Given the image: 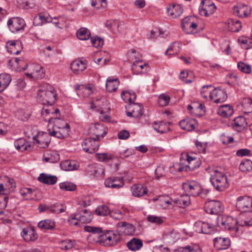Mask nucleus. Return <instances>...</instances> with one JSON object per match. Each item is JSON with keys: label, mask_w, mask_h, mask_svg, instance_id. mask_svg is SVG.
Instances as JSON below:
<instances>
[{"label": "nucleus", "mask_w": 252, "mask_h": 252, "mask_svg": "<svg viewBox=\"0 0 252 252\" xmlns=\"http://www.w3.org/2000/svg\"><path fill=\"white\" fill-rule=\"evenodd\" d=\"M57 99L56 91L49 86L46 89H40L37 94V101L43 105H52Z\"/></svg>", "instance_id": "3"}, {"label": "nucleus", "mask_w": 252, "mask_h": 252, "mask_svg": "<svg viewBox=\"0 0 252 252\" xmlns=\"http://www.w3.org/2000/svg\"><path fill=\"white\" fill-rule=\"evenodd\" d=\"M104 169L99 166H95L93 167L91 174L97 179H102L104 176Z\"/></svg>", "instance_id": "59"}, {"label": "nucleus", "mask_w": 252, "mask_h": 252, "mask_svg": "<svg viewBox=\"0 0 252 252\" xmlns=\"http://www.w3.org/2000/svg\"><path fill=\"white\" fill-rule=\"evenodd\" d=\"M169 123L159 122L154 123L153 127L155 130L160 133H164L170 130Z\"/></svg>", "instance_id": "36"}, {"label": "nucleus", "mask_w": 252, "mask_h": 252, "mask_svg": "<svg viewBox=\"0 0 252 252\" xmlns=\"http://www.w3.org/2000/svg\"><path fill=\"white\" fill-rule=\"evenodd\" d=\"M196 124V120L191 118H187L182 120L179 124L180 127L182 129L187 131H192L194 129Z\"/></svg>", "instance_id": "22"}, {"label": "nucleus", "mask_w": 252, "mask_h": 252, "mask_svg": "<svg viewBox=\"0 0 252 252\" xmlns=\"http://www.w3.org/2000/svg\"><path fill=\"white\" fill-rule=\"evenodd\" d=\"M236 207L242 213L252 212V198L247 195L239 196L237 199Z\"/></svg>", "instance_id": "6"}, {"label": "nucleus", "mask_w": 252, "mask_h": 252, "mask_svg": "<svg viewBox=\"0 0 252 252\" xmlns=\"http://www.w3.org/2000/svg\"><path fill=\"white\" fill-rule=\"evenodd\" d=\"M216 9L214 3L211 0H202L200 3L199 11L202 16L208 17L213 14Z\"/></svg>", "instance_id": "11"}, {"label": "nucleus", "mask_w": 252, "mask_h": 252, "mask_svg": "<svg viewBox=\"0 0 252 252\" xmlns=\"http://www.w3.org/2000/svg\"><path fill=\"white\" fill-rule=\"evenodd\" d=\"M8 193L6 189H5V186L3 183H0V204L3 207H5L6 206L8 200V197L7 196V193Z\"/></svg>", "instance_id": "44"}, {"label": "nucleus", "mask_w": 252, "mask_h": 252, "mask_svg": "<svg viewBox=\"0 0 252 252\" xmlns=\"http://www.w3.org/2000/svg\"><path fill=\"white\" fill-rule=\"evenodd\" d=\"M176 252H201V249L196 246L188 245L178 248Z\"/></svg>", "instance_id": "60"}, {"label": "nucleus", "mask_w": 252, "mask_h": 252, "mask_svg": "<svg viewBox=\"0 0 252 252\" xmlns=\"http://www.w3.org/2000/svg\"><path fill=\"white\" fill-rule=\"evenodd\" d=\"M60 156L55 151H50L47 154V157L45 158V160L51 163H56L60 160Z\"/></svg>", "instance_id": "53"}, {"label": "nucleus", "mask_w": 252, "mask_h": 252, "mask_svg": "<svg viewBox=\"0 0 252 252\" xmlns=\"http://www.w3.org/2000/svg\"><path fill=\"white\" fill-rule=\"evenodd\" d=\"M168 16L174 19L179 17L183 12V8L180 4H172L166 10Z\"/></svg>", "instance_id": "21"}, {"label": "nucleus", "mask_w": 252, "mask_h": 252, "mask_svg": "<svg viewBox=\"0 0 252 252\" xmlns=\"http://www.w3.org/2000/svg\"><path fill=\"white\" fill-rule=\"evenodd\" d=\"M121 97L126 103L132 104L135 100L137 95L135 92L128 91H123L121 93Z\"/></svg>", "instance_id": "37"}, {"label": "nucleus", "mask_w": 252, "mask_h": 252, "mask_svg": "<svg viewBox=\"0 0 252 252\" xmlns=\"http://www.w3.org/2000/svg\"><path fill=\"white\" fill-rule=\"evenodd\" d=\"M121 239V235L117 232L109 230L106 246H111L116 245Z\"/></svg>", "instance_id": "34"}, {"label": "nucleus", "mask_w": 252, "mask_h": 252, "mask_svg": "<svg viewBox=\"0 0 252 252\" xmlns=\"http://www.w3.org/2000/svg\"><path fill=\"white\" fill-rule=\"evenodd\" d=\"M129 108L131 109L134 113V117L138 118L143 115V107L140 103L129 104Z\"/></svg>", "instance_id": "46"}, {"label": "nucleus", "mask_w": 252, "mask_h": 252, "mask_svg": "<svg viewBox=\"0 0 252 252\" xmlns=\"http://www.w3.org/2000/svg\"><path fill=\"white\" fill-rule=\"evenodd\" d=\"M126 246L130 250L135 252L143 247V243L141 240L133 238L127 243Z\"/></svg>", "instance_id": "35"}, {"label": "nucleus", "mask_w": 252, "mask_h": 252, "mask_svg": "<svg viewBox=\"0 0 252 252\" xmlns=\"http://www.w3.org/2000/svg\"><path fill=\"white\" fill-rule=\"evenodd\" d=\"M52 21V17L48 14L39 13L34 17L33 25L35 26H40L49 23Z\"/></svg>", "instance_id": "25"}, {"label": "nucleus", "mask_w": 252, "mask_h": 252, "mask_svg": "<svg viewBox=\"0 0 252 252\" xmlns=\"http://www.w3.org/2000/svg\"><path fill=\"white\" fill-rule=\"evenodd\" d=\"M82 146L85 152L93 154L96 152L100 146L99 139L91 136L85 138L82 142Z\"/></svg>", "instance_id": "5"}, {"label": "nucleus", "mask_w": 252, "mask_h": 252, "mask_svg": "<svg viewBox=\"0 0 252 252\" xmlns=\"http://www.w3.org/2000/svg\"><path fill=\"white\" fill-rule=\"evenodd\" d=\"M186 157L187 161L188 163L187 166L190 170H194L200 166L201 161L199 158L190 156L188 154L186 155Z\"/></svg>", "instance_id": "31"}, {"label": "nucleus", "mask_w": 252, "mask_h": 252, "mask_svg": "<svg viewBox=\"0 0 252 252\" xmlns=\"http://www.w3.org/2000/svg\"><path fill=\"white\" fill-rule=\"evenodd\" d=\"M132 194L134 196L140 197L147 194L148 189L147 187L141 184L133 185L131 188Z\"/></svg>", "instance_id": "23"}, {"label": "nucleus", "mask_w": 252, "mask_h": 252, "mask_svg": "<svg viewBox=\"0 0 252 252\" xmlns=\"http://www.w3.org/2000/svg\"><path fill=\"white\" fill-rule=\"evenodd\" d=\"M131 69L134 74H140L148 72L150 67L148 63H143L141 61H136L132 64Z\"/></svg>", "instance_id": "16"}, {"label": "nucleus", "mask_w": 252, "mask_h": 252, "mask_svg": "<svg viewBox=\"0 0 252 252\" xmlns=\"http://www.w3.org/2000/svg\"><path fill=\"white\" fill-rule=\"evenodd\" d=\"M239 169L243 172L251 171L252 170V161L250 159L242 161L239 165Z\"/></svg>", "instance_id": "52"}, {"label": "nucleus", "mask_w": 252, "mask_h": 252, "mask_svg": "<svg viewBox=\"0 0 252 252\" xmlns=\"http://www.w3.org/2000/svg\"><path fill=\"white\" fill-rule=\"evenodd\" d=\"M77 213V214H79V220L80 221V222L84 223H89L93 219V214L87 209H79L78 210Z\"/></svg>", "instance_id": "26"}, {"label": "nucleus", "mask_w": 252, "mask_h": 252, "mask_svg": "<svg viewBox=\"0 0 252 252\" xmlns=\"http://www.w3.org/2000/svg\"><path fill=\"white\" fill-rule=\"evenodd\" d=\"M240 219L239 221L240 226H252V212L241 213Z\"/></svg>", "instance_id": "30"}, {"label": "nucleus", "mask_w": 252, "mask_h": 252, "mask_svg": "<svg viewBox=\"0 0 252 252\" xmlns=\"http://www.w3.org/2000/svg\"><path fill=\"white\" fill-rule=\"evenodd\" d=\"M2 183H3L5 186V189H6L8 192L13 190L15 186L14 180L9 178L7 176L4 177L3 182Z\"/></svg>", "instance_id": "57"}, {"label": "nucleus", "mask_w": 252, "mask_h": 252, "mask_svg": "<svg viewBox=\"0 0 252 252\" xmlns=\"http://www.w3.org/2000/svg\"><path fill=\"white\" fill-rule=\"evenodd\" d=\"M90 130V133L93 135L92 136L99 140L100 138H103L107 133L106 129L103 125L99 123H96L92 126Z\"/></svg>", "instance_id": "15"}, {"label": "nucleus", "mask_w": 252, "mask_h": 252, "mask_svg": "<svg viewBox=\"0 0 252 252\" xmlns=\"http://www.w3.org/2000/svg\"><path fill=\"white\" fill-rule=\"evenodd\" d=\"M15 148L20 152H24L31 148V145L29 142L26 141L24 138H19L14 143Z\"/></svg>", "instance_id": "28"}, {"label": "nucleus", "mask_w": 252, "mask_h": 252, "mask_svg": "<svg viewBox=\"0 0 252 252\" xmlns=\"http://www.w3.org/2000/svg\"><path fill=\"white\" fill-rule=\"evenodd\" d=\"M95 157L97 160L100 162L108 161L113 160L115 156L111 154L97 153L95 154Z\"/></svg>", "instance_id": "54"}, {"label": "nucleus", "mask_w": 252, "mask_h": 252, "mask_svg": "<svg viewBox=\"0 0 252 252\" xmlns=\"http://www.w3.org/2000/svg\"><path fill=\"white\" fill-rule=\"evenodd\" d=\"M119 85L120 81L118 78H113L112 77H109L107 78L106 80V90L110 93L115 92L117 90Z\"/></svg>", "instance_id": "29"}, {"label": "nucleus", "mask_w": 252, "mask_h": 252, "mask_svg": "<svg viewBox=\"0 0 252 252\" xmlns=\"http://www.w3.org/2000/svg\"><path fill=\"white\" fill-rule=\"evenodd\" d=\"M125 185L124 177H111L107 178L104 181V185L107 188L120 189Z\"/></svg>", "instance_id": "13"}, {"label": "nucleus", "mask_w": 252, "mask_h": 252, "mask_svg": "<svg viewBox=\"0 0 252 252\" xmlns=\"http://www.w3.org/2000/svg\"><path fill=\"white\" fill-rule=\"evenodd\" d=\"M50 116L48 120V131L55 137L63 139L69 134V125L65 121L59 117Z\"/></svg>", "instance_id": "1"}, {"label": "nucleus", "mask_w": 252, "mask_h": 252, "mask_svg": "<svg viewBox=\"0 0 252 252\" xmlns=\"http://www.w3.org/2000/svg\"><path fill=\"white\" fill-rule=\"evenodd\" d=\"M242 106L243 111L245 113L252 112V99L251 98H245L243 99Z\"/></svg>", "instance_id": "58"}, {"label": "nucleus", "mask_w": 252, "mask_h": 252, "mask_svg": "<svg viewBox=\"0 0 252 252\" xmlns=\"http://www.w3.org/2000/svg\"><path fill=\"white\" fill-rule=\"evenodd\" d=\"M6 47L9 53L14 55H18L23 49L21 42L18 40L8 41Z\"/></svg>", "instance_id": "18"}, {"label": "nucleus", "mask_w": 252, "mask_h": 252, "mask_svg": "<svg viewBox=\"0 0 252 252\" xmlns=\"http://www.w3.org/2000/svg\"><path fill=\"white\" fill-rule=\"evenodd\" d=\"M238 42L240 44L242 48L246 50L252 48V38L241 36L238 39Z\"/></svg>", "instance_id": "43"}, {"label": "nucleus", "mask_w": 252, "mask_h": 252, "mask_svg": "<svg viewBox=\"0 0 252 252\" xmlns=\"http://www.w3.org/2000/svg\"><path fill=\"white\" fill-rule=\"evenodd\" d=\"M92 6L97 9L104 8L107 5L106 0H91Z\"/></svg>", "instance_id": "63"}, {"label": "nucleus", "mask_w": 252, "mask_h": 252, "mask_svg": "<svg viewBox=\"0 0 252 252\" xmlns=\"http://www.w3.org/2000/svg\"><path fill=\"white\" fill-rule=\"evenodd\" d=\"M228 28L232 32H238L241 29L240 21L236 19H230L227 21Z\"/></svg>", "instance_id": "39"}, {"label": "nucleus", "mask_w": 252, "mask_h": 252, "mask_svg": "<svg viewBox=\"0 0 252 252\" xmlns=\"http://www.w3.org/2000/svg\"><path fill=\"white\" fill-rule=\"evenodd\" d=\"M42 116L44 119V120L46 121H48V120L49 119L47 118H46V116L48 115L51 114L53 117H56L57 115L60 116V110L59 109L56 108L55 110H53V108L51 107V108H47V109H43L42 111Z\"/></svg>", "instance_id": "51"}, {"label": "nucleus", "mask_w": 252, "mask_h": 252, "mask_svg": "<svg viewBox=\"0 0 252 252\" xmlns=\"http://www.w3.org/2000/svg\"><path fill=\"white\" fill-rule=\"evenodd\" d=\"M232 126L233 128L238 131H240L247 127L248 122L245 117L243 116H240L236 118L234 120Z\"/></svg>", "instance_id": "27"}, {"label": "nucleus", "mask_w": 252, "mask_h": 252, "mask_svg": "<svg viewBox=\"0 0 252 252\" xmlns=\"http://www.w3.org/2000/svg\"><path fill=\"white\" fill-rule=\"evenodd\" d=\"M61 168L65 171H72L76 169L77 165L74 160H66L63 161L60 163Z\"/></svg>", "instance_id": "40"}, {"label": "nucleus", "mask_w": 252, "mask_h": 252, "mask_svg": "<svg viewBox=\"0 0 252 252\" xmlns=\"http://www.w3.org/2000/svg\"><path fill=\"white\" fill-rule=\"evenodd\" d=\"M37 179L40 182L48 185H54L57 181V178L56 176L45 173H41Z\"/></svg>", "instance_id": "33"}, {"label": "nucleus", "mask_w": 252, "mask_h": 252, "mask_svg": "<svg viewBox=\"0 0 252 252\" xmlns=\"http://www.w3.org/2000/svg\"><path fill=\"white\" fill-rule=\"evenodd\" d=\"M213 89H214V87L212 85L202 86L200 90L201 96L205 99L209 98L210 99Z\"/></svg>", "instance_id": "47"}, {"label": "nucleus", "mask_w": 252, "mask_h": 252, "mask_svg": "<svg viewBox=\"0 0 252 252\" xmlns=\"http://www.w3.org/2000/svg\"><path fill=\"white\" fill-rule=\"evenodd\" d=\"M86 63L81 60H74L71 63V69L74 73L78 74L86 69Z\"/></svg>", "instance_id": "24"}, {"label": "nucleus", "mask_w": 252, "mask_h": 252, "mask_svg": "<svg viewBox=\"0 0 252 252\" xmlns=\"http://www.w3.org/2000/svg\"><path fill=\"white\" fill-rule=\"evenodd\" d=\"M218 225L229 231L233 237H238L243 233V230L240 228L239 221L236 219L231 216H224L218 218Z\"/></svg>", "instance_id": "2"}, {"label": "nucleus", "mask_w": 252, "mask_h": 252, "mask_svg": "<svg viewBox=\"0 0 252 252\" xmlns=\"http://www.w3.org/2000/svg\"><path fill=\"white\" fill-rule=\"evenodd\" d=\"M175 203L179 207L184 208L190 204L189 196L188 195L182 196L180 198L176 200Z\"/></svg>", "instance_id": "55"}, {"label": "nucleus", "mask_w": 252, "mask_h": 252, "mask_svg": "<svg viewBox=\"0 0 252 252\" xmlns=\"http://www.w3.org/2000/svg\"><path fill=\"white\" fill-rule=\"evenodd\" d=\"M158 205L163 209H166L172 205V200L168 196L160 197L158 199Z\"/></svg>", "instance_id": "56"}, {"label": "nucleus", "mask_w": 252, "mask_h": 252, "mask_svg": "<svg viewBox=\"0 0 252 252\" xmlns=\"http://www.w3.org/2000/svg\"><path fill=\"white\" fill-rule=\"evenodd\" d=\"M52 136L50 132H38L35 141L38 146L41 148H46L48 147L51 142V137Z\"/></svg>", "instance_id": "14"}, {"label": "nucleus", "mask_w": 252, "mask_h": 252, "mask_svg": "<svg viewBox=\"0 0 252 252\" xmlns=\"http://www.w3.org/2000/svg\"><path fill=\"white\" fill-rule=\"evenodd\" d=\"M19 193L25 200H31L33 198V190L31 188H23L20 189Z\"/></svg>", "instance_id": "48"}, {"label": "nucleus", "mask_w": 252, "mask_h": 252, "mask_svg": "<svg viewBox=\"0 0 252 252\" xmlns=\"http://www.w3.org/2000/svg\"><path fill=\"white\" fill-rule=\"evenodd\" d=\"M234 111L232 106L229 105H222L218 109L217 113L224 118H227L232 115Z\"/></svg>", "instance_id": "32"}, {"label": "nucleus", "mask_w": 252, "mask_h": 252, "mask_svg": "<svg viewBox=\"0 0 252 252\" xmlns=\"http://www.w3.org/2000/svg\"><path fill=\"white\" fill-rule=\"evenodd\" d=\"M121 226L124 228V233L127 235H132L134 234L135 227L131 223L126 222H122Z\"/></svg>", "instance_id": "49"}, {"label": "nucleus", "mask_w": 252, "mask_h": 252, "mask_svg": "<svg viewBox=\"0 0 252 252\" xmlns=\"http://www.w3.org/2000/svg\"><path fill=\"white\" fill-rule=\"evenodd\" d=\"M201 186L194 181L184 183L182 185L183 189L189 196H196L199 194L201 190Z\"/></svg>", "instance_id": "10"}, {"label": "nucleus", "mask_w": 252, "mask_h": 252, "mask_svg": "<svg viewBox=\"0 0 252 252\" xmlns=\"http://www.w3.org/2000/svg\"><path fill=\"white\" fill-rule=\"evenodd\" d=\"M76 35L79 39L85 40L90 37L91 32L87 28H81L77 31Z\"/></svg>", "instance_id": "50"}, {"label": "nucleus", "mask_w": 252, "mask_h": 252, "mask_svg": "<svg viewBox=\"0 0 252 252\" xmlns=\"http://www.w3.org/2000/svg\"><path fill=\"white\" fill-rule=\"evenodd\" d=\"M37 225L41 229L51 230L55 227L56 223L55 222L52 220H45L39 221Z\"/></svg>", "instance_id": "42"}, {"label": "nucleus", "mask_w": 252, "mask_h": 252, "mask_svg": "<svg viewBox=\"0 0 252 252\" xmlns=\"http://www.w3.org/2000/svg\"><path fill=\"white\" fill-rule=\"evenodd\" d=\"M227 98V95L225 91L219 88H214L213 89L210 100L214 103H219L225 101Z\"/></svg>", "instance_id": "12"}, {"label": "nucleus", "mask_w": 252, "mask_h": 252, "mask_svg": "<svg viewBox=\"0 0 252 252\" xmlns=\"http://www.w3.org/2000/svg\"><path fill=\"white\" fill-rule=\"evenodd\" d=\"M223 206L221 202L217 200H211L205 204V212L209 214L218 215L223 211Z\"/></svg>", "instance_id": "9"}, {"label": "nucleus", "mask_w": 252, "mask_h": 252, "mask_svg": "<svg viewBox=\"0 0 252 252\" xmlns=\"http://www.w3.org/2000/svg\"><path fill=\"white\" fill-rule=\"evenodd\" d=\"M60 188L65 191H74L76 189V186L71 182H64L59 184Z\"/></svg>", "instance_id": "61"}, {"label": "nucleus", "mask_w": 252, "mask_h": 252, "mask_svg": "<svg viewBox=\"0 0 252 252\" xmlns=\"http://www.w3.org/2000/svg\"><path fill=\"white\" fill-rule=\"evenodd\" d=\"M213 242L214 247L218 250H226L230 246V240L227 237H216Z\"/></svg>", "instance_id": "17"}, {"label": "nucleus", "mask_w": 252, "mask_h": 252, "mask_svg": "<svg viewBox=\"0 0 252 252\" xmlns=\"http://www.w3.org/2000/svg\"><path fill=\"white\" fill-rule=\"evenodd\" d=\"M33 74L36 79H42L45 76L44 68L41 66L36 65L33 69Z\"/></svg>", "instance_id": "62"}, {"label": "nucleus", "mask_w": 252, "mask_h": 252, "mask_svg": "<svg viewBox=\"0 0 252 252\" xmlns=\"http://www.w3.org/2000/svg\"><path fill=\"white\" fill-rule=\"evenodd\" d=\"M233 11L236 15L243 18L246 17L250 14L251 9L247 5L239 4L234 6Z\"/></svg>", "instance_id": "20"}, {"label": "nucleus", "mask_w": 252, "mask_h": 252, "mask_svg": "<svg viewBox=\"0 0 252 252\" xmlns=\"http://www.w3.org/2000/svg\"><path fill=\"white\" fill-rule=\"evenodd\" d=\"M120 21L116 20H107L106 22V27L114 33L120 31Z\"/></svg>", "instance_id": "41"}, {"label": "nucleus", "mask_w": 252, "mask_h": 252, "mask_svg": "<svg viewBox=\"0 0 252 252\" xmlns=\"http://www.w3.org/2000/svg\"><path fill=\"white\" fill-rule=\"evenodd\" d=\"M7 27L9 30L13 33L23 31L26 26L24 20L18 17H14L7 21Z\"/></svg>", "instance_id": "7"}, {"label": "nucleus", "mask_w": 252, "mask_h": 252, "mask_svg": "<svg viewBox=\"0 0 252 252\" xmlns=\"http://www.w3.org/2000/svg\"><path fill=\"white\" fill-rule=\"evenodd\" d=\"M38 133L32 126H27L24 128V134L29 139L32 138L35 140Z\"/></svg>", "instance_id": "45"}, {"label": "nucleus", "mask_w": 252, "mask_h": 252, "mask_svg": "<svg viewBox=\"0 0 252 252\" xmlns=\"http://www.w3.org/2000/svg\"><path fill=\"white\" fill-rule=\"evenodd\" d=\"M11 81V77L9 74H0V92L4 91Z\"/></svg>", "instance_id": "38"}, {"label": "nucleus", "mask_w": 252, "mask_h": 252, "mask_svg": "<svg viewBox=\"0 0 252 252\" xmlns=\"http://www.w3.org/2000/svg\"><path fill=\"white\" fill-rule=\"evenodd\" d=\"M237 67L240 71L246 74H250L252 71L251 65L243 62L238 63Z\"/></svg>", "instance_id": "64"}, {"label": "nucleus", "mask_w": 252, "mask_h": 252, "mask_svg": "<svg viewBox=\"0 0 252 252\" xmlns=\"http://www.w3.org/2000/svg\"><path fill=\"white\" fill-rule=\"evenodd\" d=\"M21 236L26 242L34 241L37 239L38 235L32 227H28L23 229Z\"/></svg>", "instance_id": "19"}, {"label": "nucleus", "mask_w": 252, "mask_h": 252, "mask_svg": "<svg viewBox=\"0 0 252 252\" xmlns=\"http://www.w3.org/2000/svg\"><path fill=\"white\" fill-rule=\"evenodd\" d=\"M210 180L212 185L218 191H223L229 187L226 175L218 170H214L211 174Z\"/></svg>", "instance_id": "4"}, {"label": "nucleus", "mask_w": 252, "mask_h": 252, "mask_svg": "<svg viewBox=\"0 0 252 252\" xmlns=\"http://www.w3.org/2000/svg\"><path fill=\"white\" fill-rule=\"evenodd\" d=\"M194 229L197 233L207 234H214L217 231L215 225L202 221H196L194 223Z\"/></svg>", "instance_id": "8"}]
</instances>
